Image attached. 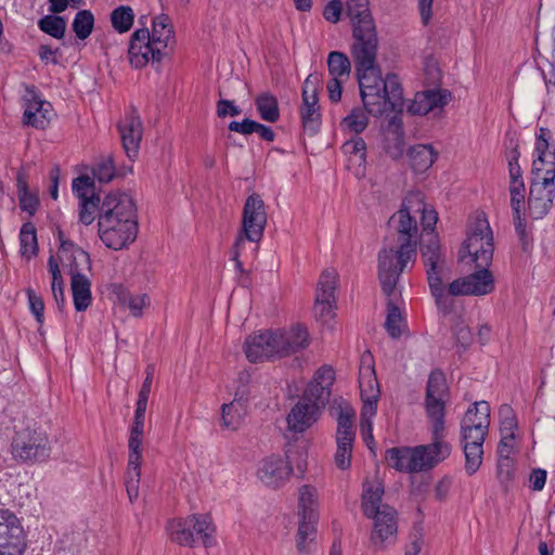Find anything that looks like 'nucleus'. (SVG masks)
Instances as JSON below:
<instances>
[{
    "label": "nucleus",
    "mask_w": 555,
    "mask_h": 555,
    "mask_svg": "<svg viewBox=\"0 0 555 555\" xmlns=\"http://www.w3.org/2000/svg\"><path fill=\"white\" fill-rule=\"evenodd\" d=\"M415 206H422L420 192L405 196L401 208L388 220L389 228L397 234V247L383 248L377 257L378 280L386 296H390L397 288L400 275L409 263L413 267L416 261L421 237L416 218L412 216Z\"/></svg>",
    "instance_id": "nucleus-1"
},
{
    "label": "nucleus",
    "mask_w": 555,
    "mask_h": 555,
    "mask_svg": "<svg viewBox=\"0 0 555 555\" xmlns=\"http://www.w3.org/2000/svg\"><path fill=\"white\" fill-rule=\"evenodd\" d=\"M310 345V335L302 324L267 330L250 335L244 343L246 358L253 362L281 359L302 351Z\"/></svg>",
    "instance_id": "nucleus-2"
},
{
    "label": "nucleus",
    "mask_w": 555,
    "mask_h": 555,
    "mask_svg": "<svg viewBox=\"0 0 555 555\" xmlns=\"http://www.w3.org/2000/svg\"><path fill=\"white\" fill-rule=\"evenodd\" d=\"M490 425V405L478 401L470 406L461 422V436L465 454V470L472 476L480 467L483 456V442Z\"/></svg>",
    "instance_id": "nucleus-3"
},
{
    "label": "nucleus",
    "mask_w": 555,
    "mask_h": 555,
    "mask_svg": "<svg viewBox=\"0 0 555 555\" xmlns=\"http://www.w3.org/2000/svg\"><path fill=\"white\" fill-rule=\"evenodd\" d=\"M451 453V446L443 437L428 444L414 448H391L386 451V461L398 472L418 473L434 468L444 461Z\"/></svg>",
    "instance_id": "nucleus-4"
},
{
    "label": "nucleus",
    "mask_w": 555,
    "mask_h": 555,
    "mask_svg": "<svg viewBox=\"0 0 555 555\" xmlns=\"http://www.w3.org/2000/svg\"><path fill=\"white\" fill-rule=\"evenodd\" d=\"M493 234L485 214L476 216L470 223L467 237L460 249V260L470 257L478 270H489L493 259Z\"/></svg>",
    "instance_id": "nucleus-5"
},
{
    "label": "nucleus",
    "mask_w": 555,
    "mask_h": 555,
    "mask_svg": "<svg viewBox=\"0 0 555 555\" xmlns=\"http://www.w3.org/2000/svg\"><path fill=\"white\" fill-rule=\"evenodd\" d=\"M420 250L426 270L427 283L437 307L446 304L444 273L448 271L447 261L441 251L437 235L429 233L427 240H420Z\"/></svg>",
    "instance_id": "nucleus-6"
},
{
    "label": "nucleus",
    "mask_w": 555,
    "mask_h": 555,
    "mask_svg": "<svg viewBox=\"0 0 555 555\" xmlns=\"http://www.w3.org/2000/svg\"><path fill=\"white\" fill-rule=\"evenodd\" d=\"M215 526L209 514H192L185 518H176L168 521L167 531L172 542L192 547L202 542L208 547L212 543Z\"/></svg>",
    "instance_id": "nucleus-7"
},
{
    "label": "nucleus",
    "mask_w": 555,
    "mask_h": 555,
    "mask_svg": "<svg viewBox=\"0 0 555 555\" xmlns=\"http://www.w3.org/2000/svg\"><path fill=\"white\" fill-rule=\"evenodd\" d=\"M360 94L364 109L374 117H379L388 111L402 112V87L398 76L393 73L386 75L383 88L367 89Z\"/></svg>",
    "instance_id": "nucleus-8"
},
{
    "label": "nucleus",
    "mask_w": 555,
    "mask_h": 555,
    "mask_svg": "<svg viewBox=\"0 0 555 555\" xmlns=\"http://www.w3.org/2000/svg\"><path fill=\"white\" fill-rule=\"evenodd\" d=\"M377 50L378 40L351 44L350 52L354 63L360 92L384 87L385 78H382L380 67L376 63Z\"/></svg>",
    "instance_id": "nucleus-9"
},
{
    "label": "nucleus",
    "mask_w": 555,
    "mask_h": 555,
    "mask_svg": "<svg viewBox=\"0 0 555 555\" xmlns=\"http://www.w3.org/2000/svg\"><path fill=\"white\" fill-rule=\"evenodd\" d=\"M448 398L449 388L446 376L442 371L434 370L427 380L425 409L433 421L431 434L436 436V439L444 438L446 401Z\"/></svg>",
    "instance_id": "nucleus-10"
},
{
    "label": "nucleus",
    "mask_w": 555,
    "mask_h": 555,
    "mask_svg": "<svg viewBox=\"0 0 555 555\" xmlns=\"http://www.w3.org/2000/svg\"><path fill=\"white\" fill-rule=\"evenodd\" d=\"M354 417L353 408L348 404L338 406L335 464L343 470L348 469L351 464L352 447L356 439Z\"/></svg>",
    "instance_id": "nucleus-11"
},
{
    "label": "nucleus",
    "mask_w": 555,
    "mask_h": 555,
    "mask_svg": "<svg viewBox=\"0 0 555 555\" xmlns=\"http://www.w3.org/2000/svg\"><path fill=\"white\" fill-rule=\"evenodd\" d=\"M50 451L47 435L30 428L16 433L12 442L13 455L23 462H42L49 457Z\"/></svg>",
    "instance_id": "nucleus-12"
},
{
    "label": "nucleus",
    "mask_w": 555,
    "mask_h": 555,
    "mask_svg": "<svg viewBox=\"0 0 555 555\" xmlns=\"http://www.w3.org/2000/svg\"><path fill=\"white\" fill-rule=\"evenodd\" d=\"M494 291V279L489 270H477L476 272L459 278L452 281L446 287V296H485ZM448 312L450 307L446 302L444 306L438 307Z\"/></svg>",
    "instance_id": "nucleus-13"
},
{
    "label": "nucleus",
    "mask_w": 555,
    "mask_h": 555,
    "mask_svg": "<svg viewBox=\"0 0 555 555\" xmlns=\"http://www.w3.org/2000/svg\"><path fill=\"white\" fill-rule=\"evenodd\" d=\"M267 219L264 202L259 194L253 193L245 201L242 228L237 236H243L246 242H259L263 236Z\"/></svg>",
    "instance_id": "nucleus-14"
},
{
    "label": "nucleus",
    "mask_w": 555,
    "mask_h": 555,
    "mask_svg": "<svg viewBox=\"0 0 555 555\" xmlns=\"http://www.w3.org/2000/svg\"><path fill=\"white\" fill-rule=\"evenodd\" d=\"M345 10L352 24V43L378 40L376 26L369 9V0H346Z\"/></svg>",
    "instance_id": "nucleus-15"
},
{
    "label": "nucleus",
    "mask_w": 555,
    "mask_h": 555,
    "mask_svg": "<svg viewBox=\"0 0 555 555\" xmlns=\"http://www.w3.org/2000/svg\"><path fill=\"white\" fill-rule=\"evenodd\" d=\"M359 387L363 401L361 417H365L367 414L373 416L376 413L380 391L375 374L373 356L370 351H365L361 357Z\"/></svg>",
    "instance_id": "nucleus-16"
},
{
    "label": "nucleus",
    "mask_w": 555,
    "mask_h": 555,
    "mask_svg": "<svg viewBox=\"0 0 555 555\" xmlns=\"http://www.w3.org/2000/svg\"><path fill=\"white\" fill-rule=\"evenodd\" d=\"M555 177L550 173H539L533 176L528 197V206L531 216L534 219L543 218L553 205L555 193Z\"/></svg>",
    "instance_id": "nucleus-17"
},
{
    "label": "nucleus",
    "mask_w": 555,
    "mask_h": 555,
    "mask_svg": "<svg viewBox=\"0 0 555 555\" xmlns=\"http://www.w3.org/2000/svg\"><path fill=\"white\" fill-rule=\"evenodd\" d=\"M165 52L151 41L146 27L137 29L130 38L128 55L131 65L135 68L144 67L150 61L159 64Z\"/></svg>",
    "instance_id": "nucleus-18"
},
{
    "label": "nucleus",
    "mask_w": 555,
    "mask_h": 555,
    "mask_svg": "<svg viewBox=\"0 0 555 555\" xmlns=\"http://www.w3.org/2000/svg\"><path fill=\"white\" fill-rule=\"evenodd\" d=\"M24 530L20 519L9 509H0V555H22Z\"/></svg>",
    "instance_id": "nucleus-19"
},
{
    "label": "nucleus",
    "mask_w": 555,
    "mask_h": 555,
    "mask_svg": "<svg viewBox=\"0 0 555 555\" xmlns=\"http://www.w3.org/2000/svg\"><path fill=\"white\" fill-rule=\"evenodd\" d=\"M99 219H102V224L105 228L115 220L137 219L133 199L126 193L112 192L107 194L101 203Z\"/></svg>",
    "instance_id": "nucleus-20"
},
{
    "label": "nucleus",
    "mask_w": 555,
    "mask_h": 555,
    "mask_svg": "<svg viewBox=\"0 0 555 555\" xmlns=\"http://www.w3.org/2000/svg\"><path fill=\"white\" fill-rule=\"evenodd\" d=\"M99 235L102 242L114 250L122 249L131 244L138 234L137 219H125L111 223L105 228L102 224V219L98 220Z\"/></svg>",
    "instance_id": "nucleus-21"
},
{
    "label": "nucleus",
    "mask_w": 555,
    "mask_h": 555,
    "mask_svg": "<svg viewBox=\"0 0 555 555\" xmlns=\"http://www.w3.org/2000/svg\"><path fill=\"white\" fill-rule=\"evenodd\" d=\"M73 190L80 199L79 220L86 225L94 221L95 212L100 216L101 198L94 192V180L82 175L73 181Z\"/></svg>",
    "instance_id": "nucleus-22"
},
{
    "label": "nucleus",
    "mask_w": 555,
    "mask_h": 555,
    "mask_svg": "<svg viewBox=\"0 0 555 555\" xmlns=\"http://www.w3.org/2000/svg\"><path fill=\"white\" fill-rule=\"evenodd\" d=\"M25 90L23 122L37 129H44L51 119V104L38 96L35 86H26Z\"/></svg>",
    "instance_id": "nucleus-23"
},
{
    "label": "nucleus",
    "mask_w": 555,
    "mask_h": 555,
    "mask_svg": "<svg viewBox=\"0 0 555 555\" xmlns=\"http://www.w3.org/2000/svg\"><path fill=\"white\" fill-rule=\"evenodd\" d=\"M337 274L334 270H324L318 282V289L313 311L317 318L330 317L336 304L335 289Z\"/></svg>",
    "instance_id": "nucleus-24"
},
{
    "label": "nucleus",
    "mask_w": 555,
    "mask_h": 555,
    "mask_svg": "<svg viewBox=\"0 0 555 555\" xmlns=\"http://www.w3.org/2000/svg\"><path fill=\"white\" fill-rule=\"evenodd\" d=\"M238 379L243 385L237 388L233 401L223 404L221 408L222 426L232 430L236 429L242 422V417L245 414V403L248 395V390L245 385V383H247L248 375L241 373Z\"/></svg>",
    "instance_id": "nucleus-25"
},
{
    "label": "nucleus",
    "mask_w": 555,
    "mask_h": 555,
    "mask_svg": "<svg viewBox=\"0 0 555 555\" xmlns=\"http://www.w3.org/2000/svg\"><path fill=\"white\" fill-rule=\"evenodd\" d=\"M118 130L127 156L134 159L138 156L142 139V122L135 109H132L118 125Z\"/></svg>",
    "instance_id": "nucleus-26"
},
{
    "label": "nucleus",
    "mask_w": 555,
    "mask_h": 555,
    "mask_svg": "<svg viewBox=\"0 0 555 555\" xmlns=\"http://www.w3.org/2000/svg\"><path fill=\"white\" fill-rule=\"evenodd\" d=\"M292 473V465L280 456H270L263 460L258 468V476L260 480L272 488L282 486Z\"/></svg>",
    "instance_id": "nucleus-27"
},
{
    "label": "nucleus",
    "mask_w": 555,
    "mask_h": 555,
    "mask_svg": "<svg viewBox=\"0 0 555 555\" xmlns=\"http://www.w3.org/2000/svg\"><path fill=\"white\" fill-rule=\"evenodd\" d=\"M396 515L397 513L391 506L385 505L376 515L369 516V518L374 520L371 533V542L373 544L382 545L397 533Z\"/></svg>",
    "instance_id": "nucleus-28"
},
{
    "label": "nucleus",
    "mask_w": 555,
    "mask_h": 555,
    "mask_svg": "<svg viewBox=\"0 0 555 555\" xmlns=\"http://www.w3.org/2000/svg\"><path fill=\"white\" fill-rule=\"evenodd\" d=\"M404 131L402 119L399 114L393 115L385 129L384 147L392 159H399L404 152Z\"/></svg>",
    "instance_id": "nucleus-29"
},
{
    "label": "nucleus",
    "mask_w": 555,
    "mask_h": 555,
    "mask_svg": "<svg viewBox=\"0 0 555 555\" xmlns=\"http://www.w3.org/2000/svg\"><path fill=\"white\" fill-rule=\"evenodd\" d=\"M62 259L68 261L70 279L78 275H86L91 270V260L87 251L75 243L62 244Z\"/></svg>",
    "instance_id": "nucleus-30"
},
{
    "label": "nucleus",
    "mask_w": 555,
    "mask_h": 555,
    "mask_svg": "<svg viewBox=\"0 0 555 555\" xmlns=\"http://www.w3.org/2000/svg\"><path fill=\"white\" fill-rule=\"evenodd\" d=\"M318 413L315 405L300 399L287 416L288 428L295 433H304L317 421Z\"/></svg>",
    "instance_id": "nucleus-31"
},
{
    "label": "nucleus",
    "mask_w": 555,
    "mask_h": 555,
    "mask_svg": "<svg viewBox=\"0 0 555 555\" xmlns=\"http://www.w3.org/2000/svg\"><path fill=\"white\" fill-rule=\"evenodd\" d=\"M73 301L75 309L79 312L86 311L92 301L91 281L87 275H78L70 279Z\"/></svg>",
    "instance_id": "nucleus-32"
},
{
    "label": "nucleus",
    "mask_w": 555,
    "mask_h": 555,
    "mask_svg": "<svg viewBox=\"0 0 555 555\" xmlns=\"http://www.w3.org/2000/svg\"><path fill=\"white\" fill-rule=\"evenodd\" d=\"M300 119L306 132H309L311 135L317 133L321 124L319 98L307 99V96H305V99H302Z\"/></svg>",
    "instance_id": "nucleus-33"
},
{
    "label": "nucleus",
    "mask_w": 555,
    "mask_h": 555,
    "mask_svg": "<svg viewBox=\"0 0 555 555\" xmlns=\"http://www.w3.org/2000/svg\"><path fill=\"white\" fill-rule=\"evenodd\" d=\"M548 141L545 139L537 140L535 152L538 158L532 164V175L539 176V173H545L550 170L553 177H555V152L548 151Z\"/></svg>",
    "instance_id": "nucleus-34"
},
{
    "label": "nucleus",
    "mask_w": 555,
    "mask_h": 555,
    "mask_svg": "<svg viewBox=\"0 0 555 555\" xmlns=\"http://www.w3.org/2000/svg\"><path fill=\"white\" fill-rule=\"evenodd\" d=\"M112 287L118 302L127 306L133 317H140L143 308L150 302L146 294L132 295L121 284H114Z\"/></svg>",
    "instance_id": "nucleus-35"
},
{
    "label": "nucleus",
    "mask_w": 555,
    "mask_h": 555,
    "mask_svg": "<svg viewBox=\"0 0 555 555\" xmlns=\"http://www.w3.org/2000/svg\"><path fill=\"white\" fill-rule=\"evenodd\" d=\"M409 158L414 171L424 172L433 166L437 158V153L430 145L417 144L410 149Z\"/></svg>",
    "instance_id": "nucleus-36"
},
{
    "label": "nucleus",
    "mask_w": 555,
    "mask_h": 555,
    "mask_svg": "<svg viewBox=\"0 0 555 555\" xmlns=\"http://www.w3.org/2000/svg\"><path fill=\"white\" fill-rule=\"evenodd\" d=\"M173 27L170 18L166 14H160L153 21L152 33H150L151 41L160 47L164 51L171 39H173Z\"/></svg>",
    "instance_id": "nucleus-37"
},
{
    "label": "nucleus",
    "mask_w": 555,
    "mask_h": 555,
    "mask_svg": "<svg viewBox=\"0 0 555 555\" xmlns=\"http://www.w3.org/2000/svg\"><path fill=\"white\" fill-rule=\"evenodd\" d=\"M255 105L260 118L268 122H276L280 119L279 101L275 95L263 92L255 99Z\"/></svg>",
    "instance_id": "nucleus-38"
},
{
    "label": "nucleus",
    "mask_w": 555,
    "mask_h": 555,
    "mask_svg": "<svg viewBox=\"0 0 555 555\" xmlns=\"http://www.w3.org/2000/svg\"><path fill=\"white\" fill-rule=\"evenodd\" d=\"M383 494L384 487L379 482L370 486L364 490L361 507L366 517L376 515V513L384 508L386 504H382Z\"/></svg>",
    "instance_id": "nucleus-39"
},
{
    "label": "nucleus",
    "mask_w": 555,
    "mask_h": 555,
    "mask_svg": "<svg viewBox=\"0 0 555 555\" xmlns=\"http://www.w3.org/2000/svg\"><path fill=\"white\" fill-rule=\"evenodd\" d=\"M331 395V387L325 386L322 382H310L304 391L301 400L315 405V410L320 411L328 401Z\"/></svg>",
    "instance_id": "nucleus-40"
},
{
    "label": "nucleus",
    "mask_w": 555,
    "mask_h": 555,
    "mask_svg": "<svg viewBox=\"0 0 555 555\" xmlns=\"http://www.w3.org/2000/svg\"><path fill=\"white\" fill-rule=\"evenodd\" d=\"M327 68L332 78L348 79L351 72V63L345 53L332 51L327 55Z\"/></svg>",
    "instance_id": "nucleus-41"
},
{
    "label": "nucleus",
    "mask_w": 555,
    "mask_h": 555,
    "mask_svg": "<svg viewBox=\"0 0 555 555\" xmlns=\"http://www.w3.org/2000/svg\"><path fill=\"white\" fill-rule=\"evenodd\" d=\"M315 488L305 485L299 489V516L302 519H318L315 512Z\"/></svg>",
    "instance_id": "nucleus-42"
},
{
    "label": "nucleus",
    "mask_w": 555,
    "mask_h": 555,
    "mask_svg": "<svg viewBox=\"0 0 555 555\" xmlns=\"http://www.w3.org/2000/svg\"><path fill=\"white\" fill-rule=\"evenodd\" d=\"M395 293H396V289L393 291V293L390 296H387L388 301H387V317H386L385 327H386L388 335L391 338L398 339L402 334V331L400 327V324L402 322V314H401L400 309L398 308L397 304L392 299V296L395 295Z\"/></svg>",
    "instance_id": "nucleus-43"
},
{
    "label": "nucleus",
    "mask_w": 555,
    "mask_h": 555,
    "mask_svg": "<svg viewBox=\"0 0 555 555\" xmlns=\"http://www.w3.org/2000/svg\"><path fill=\"white\" fill-rule=\"evenodd\" d=\"M134 22V13L133 10L128 5H120L112 11L111 13V23L113 28L124 34L132 27Z\"/></svg>",
    "instance_id": "nucleus-44"
},
{
    "label": "nucleus",
    "mask_w": 555,
    "mask_h": 555,
    "mask_svg": "<svg viewBox=\"0 0 555 555\" xmlns=\"http://www.w3.org/2000/svg\"><path fill=\"white\" fill-rule=\"evenodd\" d=\"M38 27L41 31L55 39H62L66 30V21L60 15H46L38 21Z\"/></svg>",
    "instance_id": "nucleus-45"
},
{
    "label": "nucleus",
    "mask_w": 555,
    "mask_h": 555,
    "mask_svg": "<svg viewBox=\"0 0 555 555\" xmlns=\"http://www.w3.org/2000/svg\"><path fill=\"white\" fill-rule=\"evenodd\" d=\"M93 26L94 16L90 10L78 11L72 24L74 33L80 40H85L91 35Z\"/></svg>",
    "instance_id": "nucleus-46"
},
{
    "label": "nucleus",
    "mask_w": 555,
    "mask_h": 555,
    "mask_svg": "<svg viewBox=\"0 0 555 555\" xmlns=\"http://www.w3.org/2000/svg\"><path fill=\"white\" fill-rule=\"evenodd\" d=\"M21 253L24 257L30 258L38 250L36 228L31 222L23 224L20 232Z\"/></svg>",
    "instance_id": "nucleus-47"
},
{
    "label": "nucleus",
    "mask_w": 555,
    "mask_h": 555,
    "mask_svg": "<svg viewBox=\"0 0 555 555\" xmlns=\"http://www.w3.org/2000/svg\"><path fill=\"white\" fill-rule=\"evenodd\" d=\"M343 151L349 155V160L361 166L366 160V144L361 137H354L346 141L343 145Z\"/></svg>",
    "instance_id": "nucleus-48"
},
{
    "label": "nucleus",
    "mask_w": 555,
    "mask_h": 555,
    "mask_svg": "<svg viewBox=\"0 0 555 555\" xmlns=\"http://www.w3.org/2000/svg\"><path fill=\"white\" fill-rule=\"evenodd\" d=\"M366 114H369L364 108L354 107L344 119L343 124L356 134L363 132L369 124V119Z\"/></svg>",
    "instance_id": "nucleus-49"
},
{
    "label": "nucleus",
    "mask_w": 555,
    "mask_h": 555,
    "mask_svg": "<svg viewBox=\"0 0 555 555\" xmlns=\"http://www.w3.org/2000/svg\"><path fill=\"white\" fill-rule=\"evenodd\" d=\"M317 519H302L297 532V548L300 553L308 552L307 541H313L315 535V524Z\"/></svg>",
    "instance_id": "nucleus-50"
},
{
    "label": "nucleus",
    "mask_w": 555,
    "mask_h": 555,
    "mask_svg": "<svg viewBox=\"0 0 555 555\" xmlns=\"http://www.w3.org/2000/svg\"><path fill=\"white\" fill-rule=\"evenodd\" d=\"M496 475L501 486L507 490L515 477V465L511 456L499 457Z\"/></svg>",
    "instance_id": "nucleus-51"
},
{
    "label": "nucleus",
    "mask_w": 555,
    "mask_h": 555,
    "mask_svg": "<svg viewBox=\"0 0 555 555\" xmlns=\"http://www.w3.org/2000/svg\"><path fill=\"white\" fill-rule=\"evenodd\" d=\"M414 214L421 215V224L424 231H428V234H434L435 225L438 221V214L435 209L428 207L424 202V196L422 195V206H415L413 209Z\"/></svg>",
    "instance_id": "nucleus-52"
},
{
    "label": "nucleus",
    "mask_w": 555,
    "mask_h": 555,
    "mask_svg": "<svg viewBox=\"0 0 555 555\" xmlns=\"http://www.w3.org/2000/svg\"><path fill=\"white\" fill-rule=\"evenodd\" d=\"M141 478V466H128L125 478V486L130 502L139 495V483Z\"/></svg>",
    "instance_id": "nucleus-53"
},
{
    "label": "nucleus",
    "mask_w": 555,
    "mask_h": 555,
    "mask_svg": "<svg viewBox=\"0 0 555 555\" xmlns=\"http://www.w3.org/2000/svg\"><path fill=\"white\" fill-rule=\"evenodd\" d=\"M509 142L512 145L511 152L508 154L509 183H513V182L524 183L522 171L518 164V159L520 157L518 144L517 143L514 144L513 139H511Z\"/></svg>",
    "instance_id": "nucleus-54"
},
{
    "label": "nucleus",
    "mask_w": 555,
    "mask_h": 555,
    "mask_svg": "<svg viewBox=\"0 0 555 555\" xmlns=\"http://www.w3.org/2000/svg\"><path fill=\"white\" fill-rule=\"evenodd\" d=\"M116 170L113 164V159L107 157L101 160L96 166L92 169L93 178L96 179L101 183H107L112 181L115 177Z\"/></svg>",
    "instance_id": "nucleus-55"
},
{
    "label": "nucleus",
    "mask_w": 555,
    "mask_h": 555,
    "mask_svg": "<svg viewBox=\"0 0 555 555\" xmlns=\"http://www.w3.org/2000/svg\"><path fill=\"white\" fill-rule=\"evenodd\" d=\"M452 333L456 343L463 348L468 347L473 341V334L470 328L461 318H457V320L452 325Z\"/></svg>",
    "instance_id": "nucleus-56"
},
{
    "label": "nucleus",
    "mask_w": 555,
    "mask_h": 555,
    "mask_svg": "<svg viewBox=\"0 0 555 555\" xmlns=\"http://www.w3.org/2000/svg\"><path fill=\"white\" fill-rule=\"evenodd\" d=\"M428 90L417 92L413 102L409 106V112L413 115L424 116L431 112V106L428 101Z\"/></svg>",
    "instance_id": "nucleus-57"
},
{
    "label": "nucleus",
    "mask_w": 555,
    "mask_h": 555,
    "mask_svg": "<svg viewBox=\"0 0 555 555\" xmlns=\"http://www.w3.org/2000/svg\"><path fill=\"white\" fill-rule=\"evenodd\" d=\"M511 206L515 215H519V209H524L525 204V183H509Z\"/></svg>",
    "instance_id": "nucleus-58"
},
{
    "label": "nucleus",
    "mask_w": 555,
    "mask_h": 555,
    "mask_svg": "<svg viewBox=\"0 0 555 555\" xmlns=\"http://www.w3.org/2000/svg\"><path fill=\"white\" fill-rule=\"evenodd\" d=\"M142 439L140 436H129L128 448H129V459L128 466H141V456H142Z\"/></svg>",
    "instance_id": "nucleus-59"
},
{
    "label": "nucleus",
    "mask_w": 555,
    "mask_h": 555,
    "mask_svg": "<svg viewBox=\"0 0 555 555\" xmlns=\"http://www.w3.org/2000/svg\"><path fill=\"white\" fill-rule=\"evenodd\" d=\"M26 294L29 301V308L31 312L34 313L37 322L39 324L43 323V312H44V302L41 298V296L37 295L36 292L31 288L26 289Z\"/></svg>",
    "instance_id": "nucleus-60"
},
{
    "label": "nucleus",
    "mask_w": 555,
    "mask_h": 555,
    "mask_svg": "<svg viewBox=\"0 0 555 555\" xmlns=\"http://www.w3.org/2000/svg\"><path fill=\"white\" fill-rule=\"evenodd\" d=\"M428 101L431 106V111L435 108H443L451 96V93L448 90L441 89H428Z\"/></svg>",
    "instance_id": "nucleus-61"
},
{
    "label": "nucleus",
    "mask_w": 555,
    "mask_h": 555,
    "mask_svg": "<svg viewBox=\"0 0 555 555\" xmlns=\"http://www.w3.org/2000/svg\"><path fill=\"white\" fill-rule=\"evenodd\" d=\"M241 113V108L236 106L233 101L221 98L217 102V116L219 118H224L227 116H238Z\"/></svg>",
    "instance_id": "nucleus-62"
},
{
    "label": "nucleus",
    "mask_w": 555,
    "mask_h": 555,
    "mask_svg": "<svg viewBox=\"0 0 555 555\" xmlns=\"http://www.w3.org/2000/svg\"><path fill=\"white\" fill-rule=\"evenodd\" d=\"M341 12L343 2L340 0H332L325 5L323 16L327 22L337 23L340 20Z\"/></svg>",
    "instance_id": "nucleus-63"
},
{
    "label": "nucleus",
    "mask_w": 555,
    "mask_h": 555,
    "mask_svg": "<svg viewBox=\"0 0 555 555\" xmlns=\"http://www.w3.org/2000/svg\"><path fill=\"white\" fill-rule=\"evenodd\" d=\"M256 125L257 121L245 118L242 121H231L228 128L230 131L248 135L255 132Z\"/></svg>",
    "instance_id": "nucleus-64"
}]
</instances>
